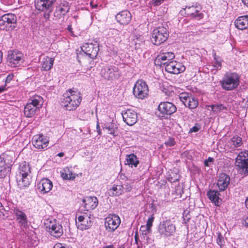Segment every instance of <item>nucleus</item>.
Listing matches in <instances>:
<instances>
[{
    "instance_id": "5701e85b",
    "label": "nucleus",
    "mask_w": 248,
    "mask_h": 248,
    "mask_svg": "<svg viewBox=\"0 0 248 248\" xmlns=\"http://www.w3.org/2000/svg\"><path fill=\"white\" fill-rule=\"evenodd\" d=\"M48 142V139L43 135H35L32 140V143L33 146L38 149L46 148Z\"/></svg>"
},
{
    "instance_id": "aec40b11",
    "label": "nucleus",
    "mask_w": 248,
    "mask_h": 248,
    "mask_svg": "<svg viewBox=\"0 0 248 248\" xmlns=\"http://www.w3.org/2000/svg\"><path fill=\"white\" fill-rule=\"evenodd\" d=\"M7 61L10 66L16 67L22 62L23 54L18 51H11L8 54Z\"/></svg>"
},
{
    "instance_id": "774afa93",
    "label": "nucleus",
    "mask_w": 248,
    "mask_h": 248,
    "mask_svg": "<svg viewBox=\"0 0 248 248\" xmlns=\"http://www.w3.org/2000/svg\"><path fill=\"white\" fill-rule=\"evenodd\" d=\"M137 248H139V247H138Z\"/></svg>"
},
{
    "instance_id": "2f4dec72",
    "label": "nucleus",
    "mask_w": 248,
    "mask_h": 248,
    "mask_svg": "<svg viewBox=\"0 0 248 248\" xmlns=\"http://www.w3.org/2000/svg\"><path fill=\"white\" fill-rule=\"evenodd\" d=\"M206 107L208 110L213 111L215 114H217L221 111L227 110V107L221 104L206 105Z\"/></svg>"
},
{
    "instance_id": "37998d69",
    "label": "nucleus",
    "mask_w": 248,
    "mask_h": 248,
    "mask_svg": "<svg viewBox=\"0 0 248 248\" xmlns=\"http://www.w3.org/2000/svg\"><path fill=\"white\" fill-rule=\"evenodd\" d=\"M175 144V140L173 138H170L167 141L165 142V144L168 147H171Z\"/></svg>"
},
{
    "instance_id": "6ab92c4d",
    "label": "nucleus",
    "mask_w": 248,
    "mask_h": 248,
    "mask_svg": "<svg viewBox=\"0 0 248 248\" xmlns=\"http://www.w3.org/2000/svg\"><path fill=\"white\" fill-rule=\"evenodd\" d=\"M236 165L245 172H248V152H241L236 158Z\"/></svg>"
},
{
    "instance_id": "4d7b16f0",
    "label": "nucleus",
    "mask_w": 248,
    "mask_h": 248,
    "mask_svg": "<svg viewBox=\"0 0 248 248\" xmlns=\"http://www.w3.org/2000/svg\"><path fill=\"white\" fill-rule=\"evenodd\" d=\"M243 102H245L247 103V105L248 106V95L245 98L243 99Z\"/></svg>"
},
{
    "instance_id": "8fccbe9b",
    "label": "nucleus",
    "mask_w": 248,
    "mask_h": 248,
    "mask_svg": "<svg viewBox=\"0 0 248 248\" xmlns=\"http://www.w3.org/2000/svg\"><path fill=\"white\" fill-rule=\"evenodd\" d=\"M200 129V128L199 126L195 125L193 127H192L190 129L189 131L190 132H196L198 131Z\"/></svg>"
},
{
    "instance_id": "39448f33",
    "label": "nucleus",
    "mask_w": 248,
    "mask_h": 248,
    "mask_svg": "<svg viewBox=\"0 0 248 248\" xmlns=\"http://www.w3.org/2000/svg\"><path fill=\"white\" fill-rule=\"evenodd\" d=\"M56 1V0H34V5L37 11L44 13V18L49 20Z\"/></svg>"
},
{
    "instance_id": "680f3d73",
    "label": "nucleus",
    "mask_w": 248,
    "mask_h": 248,
    "mask_svg": "<svg viewBox=\"0 0 248 248\" xmlns=\"http://www.w3.org/2000/svg\"><path fill=\"white\" fill-rule=\"evenodd\" d=\"M2 53L0 51V63L2 62Z\"/></svg>"
},
{
    "instance_id": "c756f323",
    "label": "nucleus",
    "mask_w": 248,
    "mask_h": 248,
    "mask_svg": "<svg viewBox=\"0 0 248 248\" xmlns=\"http://www.w3.org/2000/svg\"><path fill=\"white\" fill-rule=\"evenodd\" d=\"M235 27L239 30H243L248 28V16L239 17L234 22Z\"/></svg>"
},
{
    "instance_id": "13d9d810",
    "label": "nucleus",
    "mask_w": 248,
    "mask_h": 248,
    "mask_svg": "<svg viewBox=\"0 0 248 248\" xmlns=\"http://www.w3.org/2000/svg\"><path fill=\"white\" fill-rule=\"evenodd\" d=\"M103 248H115L113 245L107 246Z\"/></svg>"
},
{
    "instance_id": "ea45409f",
    "label": "nucleus",
    "mask_w": 248,
    "mask_h": 248,
    "mask_svg": "<svg viewBox=\"0 0 248 248\" xmlns=\"http://www.w3.org/2000/svg\"><path fill=\"white\" fill-rule=\"evenodd\" d=\"M217 244L221 247H222L224 245V238L220 233H218L217 237Z\"/></svg>"
},
{
    "instance_id": "f704fd0d",
    "label": "nucleus",
    "mask_w": 248,
    "mask_h": 248,
    "mask_svg": "<svg viewBox=\"0 0 248 248\" xmlns=\"http://www.w3.org/2000/svg\"><path fill=\"white\" fill-rule=\"evenodd\" d=\"M103 128L104 129L107 130L109 134H111L114 136H117L116 132L117 131V127L115 126L114 124L112 122H106L104 124Z\"/></svg>"
},
{
    "instance_id": "2eb2a0df",
    "label": "nucleus",
    "mask_w": 248,
    "mask_h": 248,
    "mask_svg": "<svg viewBox=\"0 0 248 248\" xmlns=\"http://www.w3.org/2000/svg\"><path fill=\"white\" fill-rule=\"evenodd\" d=\"M81 50L90 58L94 59L98 54L99 45L97 42L86 43L81 47Z\"/></svg>"
},
{
    "instance_id": "c03bdc74",
    "label": "nucleus",
    "mask_w": 248,
    "mask_h": 248,
    "mask_svg": "<svg viewBox=\"0 0 248 248\" xmlns=\"http://www.w3.org/2000/svg\"><path fill=\"white\" fill-rule=\"evenodd\" d=\"M6 166H4V167L0 168V178H3L6 175Z\"/></svg>"
},
{
    "instance_id": "f257e3e1",
    "label": "nucleus",
    "mask_w": 248,
    "mask_h": 248,
    "mask_svg": "<svg viewBox=\"0 0 248 248\" xmlns=\"http://www.w3.org/2000/svg\"><path fill=\"white\" fill-rule=\"evenodd\" d=\"M82 99V97L79 92L69 89L63 94L61 105L67 110H74L79 106Z\"/></svg>"
},
{
    "instance_id": "f8f14e48",
    "label": "nucleus",
    "mask_w": 248,
    "mask_h": 248,
    "mask_svg": "<svg viewBox=\"0 0 248 248\" xmlns=\"http://www.w3.org/2000/svg\"><path fill=\"white\" fill-rule=\"evenodd\" d=\"M45 224L46 230L51 235L58 238L62 235L63 233L62 227L57 220H47Z\"/></svg>"
},
{
    "instance_id": "0e129e2a",
    "label": "nucleus",
    "mask_w": 248,
    "mask_h": 248,
    "mask_svg": "<svg viewBox=\"0 0 248 248\" xmlns=\"http://www.w3.org/2000/svg\"><path fill=\"white\" fill-rule=\"evenodd\" d=\"M246 226H248V217H247L246 219Z\"/></svg>"
},
{
    "instance_id": "4be33fe9",
    "label": "nucleus",
    "mask_w": 248,
    "mask_h": 248,
    "mask_svg": "<svg viewBox=\"0 0 248 248\" xmlns=\"http://www.w3.org/2000/svg\"><path fill=\"white\" fill-rule=\"evenodd\" d=\"M78 228L81 230H85L89 229L92 225L90 216L85 214L79 216L78 217V221H76Z\"/></svg>"
},
{
    "instance_id": "423d86ee",
    "label": "nucleus",
    "mask_w": 248,
    "mask_h": 248,
    "mask_svg": "<svg viewBox=\"0 0 248 248\" xmlns=\"http://www.w3.org/2000/svg\"><path fill=\"white\" fill-rule=\"evenodd\" d=\"M43 98L40 96H35L29 100L24 107V113L26 117L31 118L33 116L37 109L42 107Z\"/></svg>"
},
{
    "instance_id": "f3484780",
    "label": "nucleus",
    "mask_w": 248,
    "mask_h": 248,
    "mask_svg": "<svg viewBox=\"0 0 248 248\" xmlns=\"http://www.w3.org/2000/svg\"><path fill=\"white\" fill-rule=\"evenodd\" d=\"M175 58L174 54L172 52H163L161 51L160 54L157 55L155 61L156 65L161 66L162 65H166L167 63L172 61Z\"/></svg>"
},
{
    "instance_id": "58836bf2",
    "label": "nucleus",
    "mask_w": 248,
    "mask_h": 248,
    "mask_svg": "<svg viewBox=\"0 0 248 248\" xmlns=\"http://www.w3.org/2000/svg\"><path fill=\"white\" fill-rule=\"evenodd\" d=\"M140 231L141 232L143 238L145 240H148L149 238L148 235L151 233V229L146 228L145 225H142Z\"/></svg>"
},
{
    "instance_id": "f03ea898",
    "label": "nucleus",
    "mask_w": 248,
    "mask_h": 248,
    "mask_svg": "<svg viewBox=\"0 0 248 248\" xmlns=\"http://www.w3.org/2000/svg\"><path fill=\"white\" fill-rule=\"evenodd\" d=\"M31 172V167L29 163L23 161L20 164L18 173L16 177L17 185L20 188L23 189L30 185L31 179L29 174Z\"/></svg>"
},
{
    "instance_id": "052dcab7",
    "label": "nucleus",
    "mask_w": 248,
    "mask_h": 248,
    "mask_svg": "<svg viewBox=\"0 0 248 248\" xmlns=\"http://www.w3.org/2000/svg\"><path fill=\"white\" fill-rule=\"evenodd\" d=\"M245 204L247 208H248V197L246 199L245 201Z\"/></svg>"
},
{
    "instance_id": "1a4fd4ad",
    "label": "nucleus",
    "mask_w": 248,
    "mask_h": 248,
    "mask_svg": "<svg viewBox=\"0 0 248 248\" xmlns=\"http://www.w3.org/2000/svg\"><path fill=\"white\" fill-rule=\"evenodd\" d=\"M152 37V43L155 45H159L167 40L169 31L165 27L159 26L153 30Z\"/></svg>"
},
{
    "instance_id": "338daca9",
    "label": "nucleus",
    "mask_w": 248,
    "mask_h": 248,
    "mask_svg": "<svg viewBox=\"0 0 248 248\" xmlns=\"http://www.w3.org/2000/svg\"><path fill=\"white\" fill-rule=\"evenodd\" d=\"M170 182H172V180H170ZM172 182H175V180L172 181Z\"/></svg>"
},
{
    "instance_id": "603ef678",
    "label": "nucleus",
    "mask_w": 248,
    "mask_h": 248,
    "mask_svg": "<svg viewBox=\"0 0 248 248\" xmlns=\"http://www.w3.org/2000/svg\"><path fill=\"white\" fill-rule=\"evenodd\" d=\"M67 30L69 31V32L70 33V34H71L72 35H73L74 33H73V29H72V25H69L67 26Z\"/></svg>"
},
{
    "instance_id": "49530a36",
    "label": "nucleus",
    "mask_w": 248,
    "mask_h": 248,
    "mask_svg": "<svg viewBox=\"0 0 248 248\" xmlns=\"http://www.w3.org/2000/svg\"><path fill=\"white\" fill-rule=\"evenodd\" d=\"M163 1L164 0H153L152 3L155 6H158L160 5Z\"/></svg>"
},
{
    "instance_id": "c85d7f7f",
    "label": "nucleus",
    "mask_w": 248,
    "mask_h": 248,
    "mask_svg": "<svg viewBox=\"0 0 248 248\" xmlns=\"http://www.w3.org/2000/svg\"><path fill=\"white\" fill-rule=\"evenodd\" d=\"M82 202L84 203V207L87 210L94 209L98 203L97 198L94 196L86 197L82 200Z\"/></svg>"
},
{
    "instance_id": "864d4df0",
    "label": "nucleus",
    "mask_w": 248,
    "mask_h": 248,
    "mask_svg": "<svg viewBox=\"0 0 248 248\" xmlns=\"http://www.w3.org/2000/svg\"><path fill=\"white\" fill-rule=\"evenodd\" d=\"M6 90V84H4L3 86H0V93H2Z\"/></svg>"
},
{
    "instance_id": "9d476101",
    "label": "nucleus",
    "mask_w": 248,
    "mask_h": 248,
    "mask_svg": "<svg viewBox=\"0 0 248 248\" xmlns=\"http://www.w3.org/2000/svg\"><path fill=\"white\" fill-rule=\"evenodd\" d=\"M159 113L158 116L161 118H167L168 116L176 112L177 108L170 102H161L158 106Z\"/></svg>"
},
{
    "instance_id": "a211bd4d",
    "label": "nucleus",
    "mask_w": 248,
    "mask_h": 248,
    "mask_svg": "<svg viewBox=\"0 0 248 248\" xmlns=\"http://www.w3.org/2000/svg\"><path fill=\"white\" fill-rule=\"evenodd\" d=\"M185 66L181 62L175 61H170L165 66V70L168 73L178 74L185 70Z\"/></svg>"
},
{
    "instance_id": "de8ad7c7",
    "label": "nucleus",
    "mask_w": 248,
    "mask_h": 248,
    "mask_svg": "<svg viewBox=\"0 0 248 248\" xmlns=\"http://www.w3.org/2000/svg\"><path fill=\"white\" fill-rule=\"evenodd\" d=\"M13 75H9L5 80V84H6L7 83H9L11 80H12L13 78Z\"/></svg>"
},
{
    "instance_id": "e2e57ef3",
    "label": "nucleus",
    "mask_w": 248,
    "mask_h": 248,
    "mask_svg": "<svg viewBox=\"0 0 248 248\" xmlns=\"http://www.w3.org/2000/svg\"><path fill=\"white\" fill-rule=\"evenodd\" d=\"M4 207L2 206V204L0 202V210L3 209Z\"/></svg>"
},
{
    "instance_id": "e433bc0d",
    "label": "nucleus",
    "mask_w": 248,
    "mask_h": 248,
    "mask_svg": "<svg viewBox=\"0 0 248 248\" xmlns=\"http://www.w3.org/2000/svg\"><path fill=\"white\" fill-rule=\"evenodd\" d=\"M229 144L232 149L239 147L242 145V138L237 136H233L229 142Z\"/></svg>"
},
{
    "instance_id": "4c0bfd02",
    "label": "nucleus",
    "mask_w": 248,
    "mask_h": 248,
    "mask_svg": "<svg viewBox=\"0 0 248 248\" xmlns=\"http://www.w3.org/2000/svg\"><path fill=\"white\" fill-rule=\"evenodd\" d=\"M219 193L217 191L215 190H210L207 193V196L209 199L214 202L216 205H218L219 203Z\"/></svg>"
},
{
    "instance_id": "cd10ccee",
    "label": "nucleus",
    "mask_w": 248,
    "mask_h": 248,
    "mask_svg": "<svg viewBox=\"0 0 248 248\" xmlns=\"http://www.w3.org/2000/svg\"><path fill=\"white\" fill-rule=\"evenodd\" d=\"M13 213L21 227H26L28 225L27 217L26 214L18 208H15L13 210Z\"/></svg>"
},
{
    "instance_id": "bb28decb",
    "label": "nucleus",
    "mask_w": 248,
    "mask_h": 248,
    "mask_svg": "<svg viewBox=\"0 0 248 248\" xmlns=\"http://www.w3.org/2000/svg\"><path fill=\"white\" fill-rule=\"evenodd\" d=\"M115 18L121 24L126 25L129 23L131 19V14L128 11L124 10L117 14Z\"/></svg>"
},
{
    "instance_id": "6e6552de",
    "label": "nucleus",
    "mask_w": 248,
    "mask_h": 248,
    "mask_svg": "<svg viewBox=\"0 0 248 248\" xmlns=\"http://www.w3.org/2000/svg\"><path fill=\"white\" fill-rule=\"evenodd\" d=\"M16 16L13 14H7L0 18V29L5 31H12L16 26Z\"/></svg>"
},
{
    "instance_id": "5fc2aeb1",
    "label": "nucleus",
    "mask_w": 248,
    "mask_h": 248,
    "mask_svg": "<svg viewBox=\"0 0 248 248\" xmlns=\"http://www.w3.org/2000/svg\"><path fill=\"white\" fill-rule=\"evenodd\" d=\"M90 5L93 8H96L97 7V4L94 3L93 1H91Z\"/></svg>"
},
{
    "instance_id": "69168bd1",
    "label": "nucleus",
    "mask_w": 248,
    "mask_h": 248,
    "mask_svg": "<svg viewBox=\"0 0 248 248\" xmlns=\"http://www.w3.org/2000/svg\"><path fill=\"white\" fill-rule=\"evenodd\" d=\"M124 248V247H123V246H121V247H119V248Z\"/></svg>"
},
{
    "instance_id": "bf43d9fd",
    "label": "nucleus",
    "mask_w": 248,
    "mask_h": 248,
    "mask_svg": "<svg viewBox=\"0 0 248 248\" xmlns=\"http://www.w3.org/2000/svg\"><path fill=\"white\" fill-rule=\"evenodd\" d=\"M64 153L61 152V153H59V154H58L57 156H58L59 157H62L64 156Z\"/></svg>"
},
{
    "instance_id": "a19ab883",
    "label": "nucleus",
    "mask_w": 248,
    "mask_h": 248,
    "mask_svg": "<svg viewBox=\"0 0 248 248\" xmlns=\"http://www.w3.org/2000/svg\"><path fill=\"white\" fill-rule=\"evenodd\" d=\"M155 219V217L153 215H151L148 219L146 225H145L146 228H148L149 229H151L152 226H153V223L154 222Z\"/></svg>"
},
{
    "instance_id": "7ed1b4c3",
    "label": "nucleus",
    "mask_w": 248,
    "mask_h": 248,
    "mask_svg": "<svg viewBox=\"0 0 248 248\" xmlns=\"http://www.w3.org/2000/svg\"><path fill=\"white\" fill-rule=\"evenodd\" d=\"M176 230L175 221L169 218L160 222L157 232L161 237L168 238L173 236L176 232Z\"/></svg>"
},
{
    "instance_id": "9b49d317",
    "label": "nucleus",
    "mask_w": 248,
    "mask_h": 248,
    "mask_svg": "<svg viewBox=\"0 0 248 248\" xmlns=\"http://www.w3.org/2000/svg\"><path fill=\"white\" fill-rule=\"evenodd\" d=\"M100 75L105 79L112 80L118 78L120 76V73L118 68L115 66L106 65L101 69Z\"/></svg>"
},
{
    "instance_id": "6e6d98bb",
    "label": "nucleus",
    "mask_w": 248,
    "mask_h": 248,
    "mask_svg": "<svg viewBox=\"0 0 248 248\" xmlns=\"http://www.w3.org/2000/svg\"><path fill=\"white\" fill-rule=\"evenodd\" d=\"M243 3L248 7V0H242Z\"/></svg>"
},
{
    "instance_id": "dca6fc26",
    "label": "nucleus",
    "mask_w": 248,
    "mask_h": 248,
    "mask_svg": "<svg viewBox=\"0 0 248 248\" xmlns=\"http://www.w3.org/2000/svg\"><path fill=\"white\" fill-rule=\"evenodd\" d=\"M179 99L186 107L190 109L196 108L198 105V101L191 94L182 93L179 95Z\"/></svg>"
},
{
    "instance_id": "79ce46f5",
    "label": "nucleus",
    "mask_w": 248,
    "mask_h": 248,
    "mask_svg": "<svg viewBox=\"0 0 248 248\" xmlns=\"http://www.w3.org/2000/svg\"><path fill=\"white\" fill-rule=\"evenodd\" d=\"M214 56V61H215V67L218 68L219 67H221V60L219 57H217L216 55V53H215L213 54Z\"/></svg>"
},
{
    "instance_id": "a878e982",
    "label": "nucleus",
    "mask_w": 248,
    "mask_h": 248,
    "mask_svg": "<svg viewBox=\"0 0 248 248\" xmlns=\"http://www.w3.org/2000/svg\"><path fill=\"white\" fill-rule=\"evenodd\" d=\"M69 9L70 8L68 3L66 2L61 3L56 7L54 13V16L56 18L60 19L68 12Z\"/></svg>"
},
{
    "instance_id": "4468645a",
    "label": "nucleus",
    "mask_w": 248,
    "mask_h": 248,
    "mask_svg": "<svg viewBox=\"0 0 248 248\" xmlns=\"http://www.w3.org/2000/svg\"><path fill=\"white\" fill-rule=\"evenodd\" d=\"M121 219L118 215L110 214L106 218L105 225L106 230L109 232H113L119 226Z\"/></svg>"
},
{
    "instance_id": "72a5a7b5",
    "label": "nucleus",
    "mask_w": 248,
    "mask_h": 248,
    "mask_svg": "<svg viewBox=\"0 0 248 248\" xmlns=\"http://www.w3.org/2000/svg\"><path fill=\"white\" fill-rule=\"evenodd\" d=\"M126 164L131 165L132 167L133 166L135 167H137L139 164V160L138 157L134 154L126 155Z\"/></svg>"
},
{
    "instance_id": "b1692460",
    "label": "nucleus",
    "mask_w": 248,
    "mask_h": 248,
    "mask_svg": "<svg viewBox=\"0 0 248 248\" xmlns=\"http://www.w3.org/2000/svg\"><path fill=\"white\" fill-rule=\"evenodd\" d=\"M53 187L52 182L48 179H41L37 185L38 190L41 194H46L49 192Z\"/></svg>"
},
{
    "instance_id": "09e8293b",
    "label": "nucleus",
    "mask_w": 248,
    "mask_h": 248,
    "mask_svg": "<svg viewBox=\"0 0 248 248\" xmlns=\"http://www.w3.org/2000/svg\"><path fill=\"white\" fill-rule=\"evenodd\" d=\"M4 166H6V164L4 158L1 155H0V168L4 167Z\"/></svg>"
},
{
    "instance_id": "7c9ffc66",
    "label": "nucleus",
    "mask_w": 248,
    "mask_h": 248,
    "mask_svg": "<svg viewBox=\"0 0 248 248\" xmlns=\"http://www.w3.org/2000/svg\"><path fill=\"white\" fill-rule=\"evenodd\" d=\"M54 59L49 57H44L41 63V69L44 71H48L52 67Z\"/></svg>"
},
{
    "instance_id": "412c9836",
    "label": "nucleus",
    "mask_w": 248,
    "mask_h": 248,
    "mask_svg": "<svg viewBox=\"0 0 248 248\" xmlns=\"http://www.w3.org/2000/svg\"><path fill=\"white\" fill-rule=\"evenodd\" d=\"M124 121L128 125H133L138 120L137 113L132 109H127L122 112Z\"/></svg>"
},
{
    "instance_id": "ddd939ff",
    "label": "nucleus",
    "mask_w": 248,
    "mask_h": 248,
    "mask_svg": "<svg viewBox=\"0 0 248 248\" xmlns=\"http://www.w3.org/2000/svg\"><path fill=\"white\" fill-rule=\"evenodd\" d=\"M148 91L146 83L143 80H139L135 84L133 92L136 97L143 99L147 96Z\"/></svg>"
},
{
    "instance_id": "a18cd8bd",
    "label": "nucleus",
    "mask_w": 248,
    "mask_h": 248,
    "mask_svg": "<svg viewBox=\"0 0 248 248\" xmlns=\"http://www.w3.org/2000/svg\"><path fill=\"white\" fill-rule=\"evenodd\" d=\"M214 161V159L213 157H209L207 159H206L204 162V164L205 166L208 167L209 166V163H213Z\"/></svg>"
},
{
    "instance_id": "473e14b6",
    "label": "nucleus",
    "mask_w": 248,
    "mask_h": 248,
    "mask_svg": "<svg viewBox=\"0 0 248 248\" xmlns=\"http://www.w3.org/2000/svg\"><path fill=\"white\" fill-rule=\"evenodd\" d=\"M77 175L73 173L70 168L66 167L61 171L62 177L65 180H73Z\"/></svg>"
},
{
    "instance_id": "c9c22d12",
    "label": "nucleus",
    "mask_w": 248,
    "mask_h": 248,
    "mask_svg": "<svg viewBox=\"0 0 248 248\" xmlns=\"http://www.w3.org/2000/svg\"><path fill=\"white\" fill-rule=\"evenodd\" d=\"M124 192V187L122 185H114L113 187L109 189V195L118 196L121 195Z\"/></svg>"
},
{
    "instance_id": "3c124183",
    "label": "nucleus",
    "mask_w": 248,
    "mask_h": 248,
    "mask_svg": "<svg viewBox=\"0 0 248 248\" xmlns=\"http://www.w3.org/2000/svg\"><path fill=\"white\" fill-rule=\"evenodd\" d=\"M96 129H97V132L98 133V134L101 135V132L100 127L99 125V123L98 119H97V124H96Z\"/></svg>"
},
{
    "instance_id": "0eeeda50",
    "label": "nucleus",
    "mask_w": 248,
    "mask_h": 248,
    "mask_svg": "<svg viewBox=\"0 0 248 248\" xmlns=\"http://www.w3.org/2000/svg\"><path fill=\"white\" fill-rule=\"evenodd\" d=\"M202 6L198 3L191 6H186L180 11V14L183 16H189L200 20L203 17V14L201 12Z\"/></svg>"
},
{
    "instance_id": "20e7f679",
    "label": "nucleus",
    "mask_w": 248,
    "mask_h": 248,
    "mask_svg": "<svg viewBox=\"0 0 248 248\" xmlns=\"http://www.w3.org/2000/svg\"><path fill=\"white\" fill-rule=\"evenodd\" d=\"M240 76L235 72L226 73L221 81L222 88L226 91H232L236 89L239 85Z\"/></svg>"
},
{
    "instance_id": "393cba45",
    "label": "nucleus",
    "mask_w": 248,
    "mask_h": 248,
    "mask_svg": "<svg viewBox=\"0 0 248 248\" xmlns=\"http://www.w3.org/2000/svg\"><path fill=\"white\" fill-rule=\"evenodd\" d=\"M230 182V176L225 173H221L217 179V186L220 191H223L228 187Z\"/></svg>"
}]
</instances>
